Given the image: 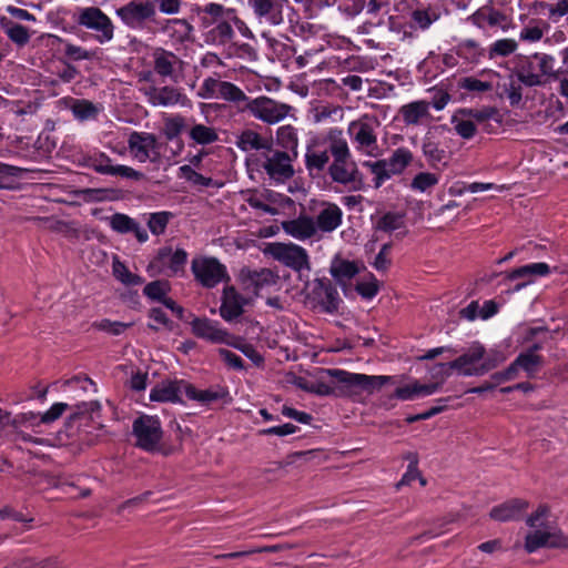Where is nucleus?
I'll return each instance as SVG.
<instances>
[{"label":"nucleus","instance_id":"nucleus-51","mask_svg":"<svg viewBox=\"0 0 568 568\" xmlns=\"http://www.w3.org/2000/svg\"><path fill=\"white\" fill-rule=\"evenodd\" d=\"M190 139L201 145H207L219 140V134L214 128L204 124H195L189 132Z\"/></svg>","mask_w":568,"mask_h":568},{"label":"nucleus","instance_id":"nucleus-20","mask_svg":"<svg viewBox=\"0 0 568 568\" xmlns=\"http://www.w3.org/2000/svg\"><path fill=\"white\" fill-rule=\"evenodd\" d=\"M128 148L135 160L144 163L159 156V143L154 134L133 131L128 139Z\"/></svg>","mask_w":568,"mask_h":568},{"label":"nucleus","instance_id":"nucleus-45","mask_svg":"<svg viewBox=\"0 0 568 568\" xmlns=\"http://www.w3.org/2000/svg\"><path fill=\"white\" fill-rule=\"evenodd\" d=\"M276 142L293 156H297L298 135L297 130L291 124L282 125L276 130Z\"/></svg>","mask_w":568,"mask_h":568},{"label":"nucleus","instance_id":"nucleus-8","mask_svg":"<svg viewBox=\"0 0 568 568\" xmlns=\"http://www.w3.org/2000/svg\"><path fill=\"white\" fill-rule=\"evenodd\" d=\"M245 109L256 120L270 125L283 121L294 110L292 105L266 95L248 99Z\"/></svg>","mask_w":568,"mask_h":568},{"label":"nucleus","instance_id":"nucleus-12","mask_svg":"<svg viewBox=\"0 0 568 568\" xmlns=\"http://www.w3.org/2000/svg\"><path fill=\"white\" fill-rule=\"evenodd\" d=\"M186 261L187 253L183 248L173 251L171 247H163L150 262L148 270L152 275L176 276L183 273Z\"/></svg>","mask_w":568,"mask_h":568},{"label":"nucleus","instance_id":"nucleus-53","mask_svg":"<svg viewBox=\"0 0 568 568\" xmlns=\"http://www.w3.org/2000/svg\"><path fill=\"white\" fill-rule=\"evenodd\" d=\"M405 226V216L404 214L397 212H387L382 217L378 219L376 223V230L383 231L386 233H392L394 231L400 230Z\"/></svg>","mask_w":568,"mask_h":568},{"label":"nucleus","instance_id":"nucleus-29","mask_svg":"<svg viewBox=\"0 0 568 568\" xmlns=\"http://www.w3.org/2000/svg\"><path fill=\"white\" fill-rule=\"evenodd\" d=\"M282 229L287 235L298 241L312 239L317 233L315 221L308 215H300L296 219L284 221Z\"/></svg>","mask_w":568,"mask_h":568},{"label":"nucleus","instance_id":"nucleus-13","mask_svg":"<svg viewBox=\"0 0 568 568\" xmlns=\"http://www.w3.org/2000/svg\"><path fill=\"white\" fill-rule=\"evenodd\" d=\"M192 273L204 287L212 288L227 278L226 267L214 257H196L192 261Z\"/></svg>","mask_w":568,"mask_h":568},{"label":"nucleus","instance_id":"nucleus-42","mask_svg":"<svg viewBox=\"0 0 568 568\" xmlns=\"http://www.w3.org/2000/svg\"><path fill=\"white\" fill-rule=\"evenodd\" d=\"M485 361V347L479 342H473L464 352V375H478L484 371H478Z\"/></svg>","mask_w":568,"mask_h":568},{"label":"nucleus","instance_id":"nucleus-17","mask_svg":"<svg viewBox=\"0 0 568 568\" xmlns=\"http://www.w3.org/2000/svg\"><path fill=\"white\" fill-rule=\"evenodd\" d=\"M268 253L278 262L295 270L310 268L308 254L306 250L294 243H272L268 245Z\"/></svg>","mask_w":568,"mask_h":568},{"label":"nucleus","instance_id":"nucleus-21","mask_svg":"<svg viewBox=\"0 0 568 568\" xmlns=\"http://www.w3.org/2000/svg\"><path fill=\"white\" fill-rule=\"evenodd\" d=\"M152 67L162 78L176 80L183 72L184 62L179 55L163 48H155L151 53Z\"/></svg>","mask_w":568,"mask_h":568},{"label":"nucleus","instance_id":"nucleus-41","mask_svg":"<svg viewBox=\"0 0 568 568\" xmlns=\"http://www.w3.org/2000/svg\"><path fill=\"white\" fill-rule=\"evenodd\" d=\"M320 136L311 140L305 153V164L310 171H322L329 162V153L327 150L318 149Z\"/></svg>","mask_w":568,"mask_h":568},{"label":"nucleus","instance_id":"nucleus-62","mask_svg":"<svg viewBox=\"0 0 568 568\" xmlns=\"http://www.w3.org/2000/svg\"><path fill=\"white\" fill-rule=\"evenodd\" d=\"M223 82L212 77L205 78L197 91V95L205 100L217 99Z\"/></svg>","mask_w":568,"mask_h":568},{"label":"nucleus","instance_id":"nucleus-35","mask_svg":"<svg viewBox=\"0 0 568 568\" xmlns=\"http://www.w3.org/2000/svg\"><path fill=\"white\" fill-rule=\"evenodd\" d=\"M280 277L270 268H261L247 274V288H252L255 295L268 291L278 285Z\"/></svg>","mask_w":568,"mask_h":568},{"label":"nucleus","instance_id":"nucleus-63","mask_svg":"<svg viewBox=\"0 0 568 568\" xmlns=\"http://www.w3.org/2000/svg\"><path fill=\"white\" fill-rule=\"evenodd\" d=\"M517 42L514 39H499L496 40L489 49V57H507L517 50Z\"/></svg>","mask_w":568,"mask_h":568},{"label":"nucleus","instance_id":"nucleus-50","mask_svg":"<svg viewBox=\"0 0 568 568\" xmlns=\"http://www.w3.org/2000/svg\"><path fill=\"white\" fill-rule=\"evenodd\" d=\"M363 165L367 168L373 174V183L376 189L381 187L387 180L393 176V173L389 172V168L385 159L377 161H365Z\"/></svg>","mask_w":568,"mask_h":568},{"label":"nucleus","instance_id":"nucleus-2","mask_svg":"<svg viewBox=\"0 0 568 568\" xmlns=\"http://www.w3.org/2000/svg\"><path fill=\"white\" fill-rule=\"evenodd\" d=\"M550 509L547 505H539L525 523L529 528L525 535L524 549L527 554L536 552L540 548H568V537L549 521Z\"/></svg>","mask_w":568,"mask_h":568},{"label":"nucleus","instance_id":"nucleus-26","mask_svg":"<svg viewBox=\"0 0 568 568\" xmlns=\"http://www.w3.org/2000/svg\"><path fill=\"white\" fill-rule=\"evenodd\" d=\"M314 221L317 231L332 233L341 226L343 221V211L335 203L322 202L318 205V211Z\"/></svg>","mask_w":568,"mask_h":568},{"label":"nucleus","instance_id":"nucleus-43","mask_svg":"<svg viewBox=\"0 0 568 568\" xmlns=\"http://www.w3.org/2000/svg\"><path fill=\"white\" fill-rule=\"evenodd\" d=\"M164 32L173 42L183 43L192 39L193 26L185 19H170L164 26Z\"/></svg>","mask_w":568,"mask_h":568},{"label":"nucleus","instance_id":"nucleus-64","mask_svg":"<svg viewBox=\"0 0 568 568\" xmlns=\"http://www.w3.org/2000/svg\"><path fill=\"white\" fill-rule=\"evenodd\" d=\"M172 214L170 212L151 213L148 220V226L152 234H163Z\"/></svg>","mask_w":568,"mask_h":568},{"label":"nucleus","instance_id":"nucleus-44","mask_svg":"<svg viewBox=\"0 0 568 568\" xmlns=\"http://www.w3.org/2000/svg\"><path fill=\"white\" fill-rule=\"evenodd\" d=\"M229 395L226 388L216 386L207 389H196L187 382L186 397L190 400H195L201 404H211L213 402L223 399Z\"/></svg>","mask_w":568,"mask_h":568},{"label":"nucleus","instance_id":"nucleus-15","mask_svg":"<svg viewBox=\"0 0 568 568\" xmlns=\"http://www.w3.org/2000/svg\"><path fill=\"white\" fill-rule=\"evenodd\" d=\"M242 196L252 209L268 215L278 214V207L290 201L286 195L270 189L247 190L242 192Z\"/></svg>","mask_w":568,"mask_h":568},{"label":"nucleus","instance_id":"nucleus-39","mask_svg":"<svg viewBox=\"0 0 568 568\" xmlns=\"http://www.w3.org/2000/svg\"><path fill=\"white\" fill-rule=\"evenodd\" d=\"M430 103L424 100L413 101L404 104L399 113L406 125H418L430 116Z\"/></svg>","mask_w":568,"mask_h":568},{"label":"nucleus","instance_id":"nucleus-11","mask_svg":"<svg viewBox=\"0 0 568 568\" xmlns=\"http://www.w3.org/2000/svg\"><path fill=\"white\" fill-rule=\"evenodd\" d=\"M83 165L102 175L121 176L134 181H139L143 178L141 172L131 166L113 164L111 158L103 152H94L84 155Z\"/></svg>","mask_w":568,"mask_h":568},{"label":"nucleus","instance_id":"nucleus-52","mask_svg":"<svg viewBox=\"0 0 568 568\" xmlns=\"http://www.w3.org/2000/svg\"><path fill=\"white\" fill-rule=\"evenodd\" d=\"M507 356V346L501 344L495 345L488 351L485 349V361L483 362L481 366L478 367V371H484V373H486L506 361Z\"/></svg>","mask_w":568,"mask_h":568},{"label":"nucleus","instance_id":"nucleus-18","mask_svg":"<svg viewBox=\"0 0 568 568\" xmlns=\"http://www.w3.org/2000/svg\"><path fill=\"white\" fill-rule=\"evenodd\" d=\"M255 19L261 24L280 26L284 22V8L288 0H247Z\"/></svg>","mask_w":568,"mask_h":568},{"label":"nucleus","instance_id":"nucleus-58","mask_svg":"<svg viewBox=\"0 0 568 568\" xmlns=\"http://www.w3.org/2000/svg\"><path fill=\"white\" fill-rule=\"evenodd\" d=\"M356 291L363 298L372 300L379 292V282L369 273L357 282Z\"/></svg>","mask_w":568,"mask_h":568},{"label":"nucleus","instance_id":"nucleus-14","mask_svg":"<svg viewBox=\"0 0 568 568\" xmlns=\"http://www.w3.org/2000/svg\"><path fill=\"white\" fill-rule=\"evenodd\" d=\"M155 14V6L151 0H132L116 9V16L132 29L143 28L146 21L154 19Z\"/></svg>","mask_w":568,"mask_h":568},{"label":"nucleus","instance_id":"nucleus-60","mask_svg":"<svg viewBox=\"0 0 568 568\" xmlns=\"http://www.w3.org/2000/svg\"><path fill=\"white\" fill-rule=\"evenodd\" d=\"M185 128V120L181 115H171L164 119L163 133L168 140L178 138Z\"/></svg>","mask_w":568,"mask_h":568},{"label":"nucleus","instance_id":"nucleus-30","mask_svg":"<svg viewBox=\"0 0 568 568\" xmlns=\"http://www.w3.org/2000/svg\"><path fill=\"white\" fill-rule=\"evenodd\" d=\"M528 501L524 499H510L490 509L489 516L496 521L518 520L528 509Z\"/></svg>","mask_w":568,"mask_h":568},{"label":"nucleus","instance_id":"nucleus-5","mask_svg":"<svg viewBox=\"0 0 568 568\" xmlns=\"http://www.w3.org/2000/svg\"><path fill=\"white\" fill-rule=\"evenodd\" d=\"M379 125V120L367 113L348 123L347 133L356 152L369 158H378L383 154L376 132Z\"/></svg>","mask_w":568,"mask_h":568},{"label":"nucleus","instance_id":"nucleus-36","mask_svg":"<svg viewBox=\"0 0 568 568\" xmlns=\"http://www.w3.org/2000/svg\"><path fill=\"white\" fill-rule=\"evenodd\" d=\"M363 267L358 262L336 257L332 261L329 272L339 285L345 286Z\"/></svg>","mask_w":568,"mask_h":568},{"label":"nucleus","instance_id":"nucleus-48","mask_svg":"<svg viewBox=\"0 0 568 568\" xmlns=\"http://www.w3.org/2000/svg\"><path fill=\"white\" fill-rule=\"evenodd\" d=\"M180 178L185 179L187 182L195 186L202 187H220L221 183L215 182L210 176H204L201 173H197L191 165H182L179 169Z\"/></svg>","mask_w":568,"mask_h":568},{"label":"nucleus","instance_id":"nucleus-22","mask_svg":"<svg viewBox=\"0 0 568 568\" xmlns=\"http://www.w3.org/2000/svg\"><path fill=\"white\" fill-rule=\"evenodd\" d=\"M192 333L202 339L213 344H226L231 342L233 335L224 329L221 324L207 317H196L191 322Z\"/></svg>","mask_w":568,"mask_h":568},{"label":"nucleus","instance_id":"nucleus-57","mask_svg":"<svg viewBox=\"0 0 568 568\" xmlns=\"http://www.w3.org/2000/svg\"><path fill=\"white\" fill-rule=\"evenodd\" d=\"M344 116V110L339 105H318L313 110V121L315 123H322L328 119L342 120Z\"/></svg>","mask_w":568,"mask_h":568},{"label":"nucleus","instance_id":"nucleus-24","mask_svg":"<svg viewBox=\"0 0 568 568\" xmlns=\"http://www.w3.org/2000/svg\"><path fill=\"white\" fill-rule=\"evenodd\" d=\"M186 388L187 382L184 379H164L151 389L150 399L159 403H182Z\"/></svg>","mask_w":568,"mask_h":568},{"label":"nucleus","instance_id":"nucleus-33","mask_svg":"<svg viewBox=\"0 0 568 568\" xmlns=\"http://www.w3.org/2000/svg\"><path fill=\"white\" fill-rule=\"evenodd\" d=\"M75 408L70 419L79 420L81 425L85 426L91 422L94 429L103 428L101 422V404L98 400L80 403Z\"/></svg>","mask_w":568,"mask_h":568},{"label":"nucleus","instance_id":"nucleus-37","mask_svg":"<svg viewBox=\"0 0 568 568\" xmlns=\"http://www.w3.org/2000/svg\"><path fill=\"white\" fill-rule=\"evenodd\" d=\"M550 272L549 265L544 262L531 263L524 266H520L516 270H513L508 273L507 278L509 281H515L518 278H525L526 281L516 285V291L527 286L531 283L532 278L536 276H546Z\"/></svg>","mask_w":568,"mask_h":568},{"label":"nucleus","instance_id":"nucleus-32","mask_svg":"<svg viewBox=\"0 0 568 568\" xmlns=\"http://www.w3.org/2000/svg\"><path fill=\"white\" fill-rule=\"evenodd\" d=\"M244 304V297L234 287H226L223 291L220 315L223 320L231 322L242 315Z\"/></svg>","mask_w":568,"mask_h":568},{"label":"nucleus","instance_id":"nucleus-3","mask_svg":"<svg viewBox=\"0 0 568 568\" xmlns=\"http://www.w3.org/2000/svg\"><path fill=\"white\" fill-rule=\"evenodd\" d=\"M293 156L287 151L274 148L271 143L264 151L250 153L246 158V166L251 176L265 175L272 184H283L291 180L294 174Z\"/></svg>","mask_w":568,"mask_h":568},{"label":"nucleus","instance_id":"nucleus-47","mask_svg":"<svg viewBox=\"0 0 568 568\" xmlns=\"http://www.w3.org/2000/svg\"><path fill=\"white\" fill-rule=\"evenodd\" d=\"M233 37V26L227 18L225 20L219 21L207 33V39L212 43L220 45L231 43Z\"/></svg>","mask_w":568,"mask_h":568},{"label":"nucleus","instance_id":"nucleus-40","mask_svg":"<svg viewBox=\"0 0 568 568\" xmlns=\"http://www.w3.org/2000/svg\"><path fill=\"white\" fill-rule=\"evenodd\" d=\"M272 142L254 130L242 131L235 141V145L244 152L258 153L264 151Z\"/></svg>","mask_w":568,"mask_h":568},{"label":"nucleus","instance_id":"nucleus-27","mask_svg":"<svg viewBox=\"0 0 568 568\" xmlns=\"http://www.w3.org/2000/svg\"><path fill=\"white\" fill-rule=\"evenodd\" d=\"M538 348L536 345L534 348L519 354L516 361L501 374L503 379H513L519 369H523L529 377L534 376L541 364L540 356L536 354Z\"/></svg>","mask_w":568,"mask_h":568},{"label":"nucleus","instance_id":"nucleus-1","mask_svg":"<svg viewBox=\"0 0 568 568\" xmlns=\"http://www.w3.org/2000/svg\"><path fill=\"white\" fill-rule=\"evenodd\" d=\"M439 18L436 7L417 0H398L387 11V28L405 41L415 38L417 31H427Z\"/></svg>","mask_w":568,"mask_h":568},{"label":"nucleus","instance_id":"nucleus-46","mask_svg":"<svg viewBox=\"0 0 568 568\" xmlns=\"http://www.w3.org/2000/svg\"><path fill=\"white\" fill-rule=\"evenodd\" d=\"M393 175L402 174L413 161V153L407 148L396 149L388 159H385Z\"/></svg>","mask_w":568,"mask_h":568},{"label":"nucleus","instance_id":"nucleus-23","mask_svg":"<svg viewBox=\"0 0 568 568\" xmlns=\"http://www.w3.org/2000/svg\"><path fill=\"white\" fill-rule=\"evenodd\" d=\"M493 78L494 89L500 98L508 99L513 106L521 102L524 81L520 79L518 71L506 75L495 72Z\"/></svg>","mask_w":568,"mask_h":568},{"label":"nucleus","instance_id":"nucleus-59","mask_svg":"<svg viewBox=\"0 0 568 568\" xmlns=\"http://www.w3.org/2000/svg\"><path fill=\"white\" fill-rule=\"evenodd\" d=\"M71 111L75 119L85 121L94 119L98 114V108L90 101L78 100L73 103Z\"/></svg>","mask_w":568,"mask_h":568},{"label":"nucleus","instance_id":"nucleus-4","mask_svg":"<svg viewBox=\"0 0 568 568\" xmlns=\"http://www.w3.org/2000/svg\"><path fill=\"white\" fill-rule=\"evenodd\" d=\"M337 383V394L339 396L353 397L365 392L373 394L381 389L384 385L393 383L394 376L385 375H366L359 373H351L339 368H331L326 371Z\"/></svg>","mask_w":568,"mask_h":568},{"label":"nucleus","instance_id":"nucleus-56","mask_svg":"<svg viewBox=\"0 0 568 568\" xmlns=\"http://www.w3.org/2000/svg\"><path fill=\"white\" fill-rule=\"evenodd\" d=\"M220 94L217 99L225 100L227 102L239 103L248 101V97L245 92L232 82L224 81L220 88Z\"/></svg>","mask_w":568,"mask_h":568},{"label":"nucleus","instance_id":"nucleus-6","mask_svg":"<svg viewBox=\"0 0 568 568\" xmlns=\"http://www.w3.org/2000/svg\"><path fill=\"white\" fill-rule=\"evenodd\" d=\"M306 303L315 310L327 314L338 312L342 298L328 278H315L307 282L304 288Z\"/></svg>","mask_w":568,"mask_h":568},{"label":"nucleus","instance_id":"nucleus-19","mask_svg":"<svg viewBox=\"0 0 568 568\" xmlns=\"http://www.w3.org/2000/svg\"><path fill=\"white\" fill-rule=\"evenodd\" d=\"M140 91L153 106L168 108L178 104L183 106L189 102V99L180 91V89L171 85L159 88L151 84H144L140 88Z\"/></svg>","mask_w":568,"mask_h":568},{"label":"nucleus","instance_id":"nucleus-54","mask_svg":"<svg viewBox=\"0 0 568 568\" xmlns=\"http://www.w3.org/2000/svg\"><path fill=\"white\" fill-rule=\"evenodd\" d=\"M438 182V174L432 172H419L413 178L410 189L415 192L425 193L435 187Z\"/></svg>","mask_w":568,"mask_h":568},{"label":"nucleus","instance_id":"nucleus-34","mask_svg":"<svg viewBox=\"0 0 568 568\" xmlns=\"http://www.w3.org/2000/svg\"><path fill=\"white\" fill-rule=\"evenodd\" d=\"M320 141L327 144L328 153L332 154L333 159L339 156H352L344 132L337 126L326 130L322 136H320Z\"/></svg>","mask_w":568,"mask_h":568},{"label":"nucleus","instance_id":"nucleus-10","mask_svg":"<svg viewBox=\"0 0 568 568\" xmlns=\"http://www.w3.org/2000/svg\"><path fill=\"white\" fill-rule=\"evenodd\" d=\"M517 71L525 85H539L544 77L554 74L555 59L545 53H535L525 59Z\"/></svg>","mask_w":568,"mask_h":568},{"label":"nucleus","instance_id":"nucleus-7","mask_svg":"<svg viewBox=\"0 0 568 568\" xmlns=\"http://www.w3.org/2000/svg\"><path fill=\"white\" fill-rule=\"evenodd\" d=\"M162 423L158 416L141 415L132 424V435L135 446L148 453H158L162 449Z\"/></svg>","mask_w":568,"mask_h":568},{"label":"nucleus","instance_id":"nucleus-61","mask_svg":"<svg viewBox=\"0 0 568 568\" xmlns=\"http://www.w3.org/2000/svg\"><path fill=\"white\" fill-rule=\"evenodd\" d=\"M229 346H232L240 352H242L246 357H248L254 364L258 365L263 363L262 355L255 349L252 344L245 343L241 337L234 336L232 337Z\"/></svg>","mask_w":568,"mask_h":568},{"label":"nucleus","instance_id":"nucleus-55","mask_svg":"<svg viewBox=\"0 0 568 568\" xmlns=\"http://www.w3.org/2000/svg\"><path fill=\"white\" fill-rule=\"evenodd\" d=\"M3 29L7 37L16 44L22 47L27 44L30 40V34L28 29L19 23L8 21L3 23Z\"/></svg>","mask_w":568,"mask_h":568},{"label":"nucleus","instance_id":"nucleus-38","mask_svg":"<svg viewBox=\"0 0 568 568\" xmlns=\"http://www.w3.org/2000/svg\"><path fill=\"white\" fill-rule=\"evenodd\" d=\"M499 308L500 305L494 300H486L483 303L473 301L464 307V318L470 322L477 320L488 321L499 312Z\"/></svg>","mask_w":568,"mask_h":568},{"label":"nucleus","instance_id":"nucleus-25","mask_svg":"<svg viewBox=\"0 0 568 568\" xmlns=\"http://www.w3.org/2000/svg\"><path fill=\"white\" fill-rule=\"evenodd\" d=\"M468 20L480 29L499 28L503 31H507L511 26L510 20L505 13L489 6L479 8Z\"/></svg>","mask_w":568,"mask_h":568},{"label":"nucleus","instance_id":"nucleus-28","mask_svg":"<svg viewBox=\"0 0 568 568\" xmlns=\"http://www.w3.org/2000/svg\"><path fill=\"white\" fill-rule=\"evenodd\" d=\"M438 388V383L423 384L417 379H413L407 384L397 386L393 397L403 402L415 400L435 394Z\"/></svg>","mask_w":568,"mask_h":568},{"label":"nucleus","instance_id":"nucleus-9","mask_svg":"<svg viewBox=\"0 0 568 568\" xmlns=\"http://www.w3.org/2000/svg\"><path fill=\"white\" fill-rule=\"evenodd\" d=\"M78 23L94 31V39L100 44L110 42L114 37L112 20L98 7H87L80 10Z\"/></svg>","mask_w":568,"mask_h":568},{"label":"nucleus","instance_id":"nucleus-31","mask_svg":"<svg viewBox=\"0 0 568 568\" xmlns=\"http://www.w3.org/2000/svg\"><path fill=\"white\" fill-rule=\"evenodd\" d=\"M110 227L119 234L133 233L140 243L148 241L146 230L141 226L134 219L123 213H115L109 219Z\"/></svg>","mask_w":568,"mask_h":568},{"label":"nucleus","instance_id":"nucleus-49","mask_svg":"<svg viewBox=\"0 0 568 568\" xmlns=\"http://www.w3.org/2000/svg\"><path fill=\"white\" fill-rule=\"evenodd\" d=\"M113 276L125 286H136L143 283V278L132 273L119 258L112 262Z\"/></svg>","mask_w":568,"mask_h":568},{"label":"nucleus","instance_id":"nucleus-16","mask_svg":"<svg viewBox=\"0 0 568 568\" xmlns=\"http://www.w3.org/2000/svg\"><path fill=\"white\" fill-rule=\"evenodd\" d=\"M331 179L339 184L357 191L363 187V180L352 156L334 158L328 166Z\"/></svg>","mask_w":568,"mask_h":568}]
</instances>
